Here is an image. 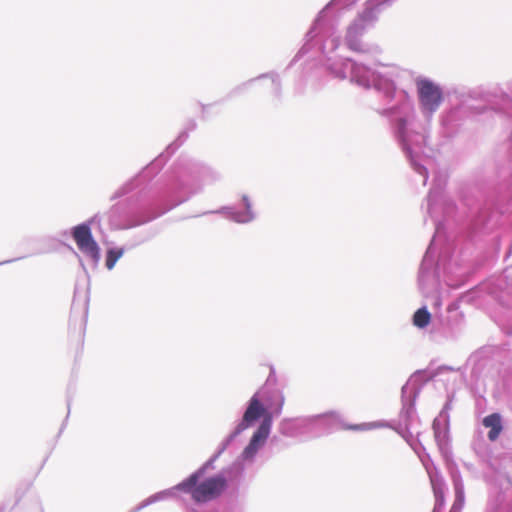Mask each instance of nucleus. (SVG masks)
I'll return each mask as SVG.
<instances>
[{
  "label": "nucleus",
  "mask_w": 512,
  "mask_h": 512,
  "mask_svg": "<svg viewBox=\"0 0 512 512\" xmlns=\"http://www.w3.org/2000/svg\"><path fill=\"white\" fill-rule=\"evenodd\" d=\"M190 197V194L186 195L185 197L179 199L174 205H178L184 201H186Z\"/></svg>",
  "instance_id": "obj_21"
},
{
  "label": "nucleus",
  "mask_w": 512,
  "mask_h": 512,
  "mask_svg": "<svg viewBox=\"0 0 512 512\" xmlns=\"http://www.w3.org/2000/svg\"><path fill=\"white\" fill-rule=\"evenodd\" d=\"M428 473L435 496V506L432 512H441L444 506V482L437 474H432L429 471Z\"/></svg>",
  "instance_id": "obj_11"
},
{
  "label": "nucleus",
  "mask_w": 512,
  "mask_h": 512,
  "mask_svg": "<svg viewBox=\"0 0 512 512\" xmlns=\"http://www.w3.org/2000/svg\"><path fill=\"white\" fill-rule=\"evenodd\" d=\"M256 80H257V79H252V80L248 81V82L246 83V85H250V84H252L253 82H255Z\"/></svg>",
  "instance_id": "obj_23"
},
{
  "label": "nucleus",
  "mask_w": 512,
  "mask_h": 512,
  "mask_svg": "<svg viewBox=\"0 0 512 512\" xmlns=\"http://www.w3.org/2000/svg\"><path fill=\"white\" fill-rule=\"evenodd\" d=\"M339 44V37L331 34L322 45V53L326 58L325 67L335 78L349 79L352 83L366 89L373 87L391 98L395 93L396 83L409 74L407 70L396 65L374 63L373 66H369L349 58L332 56Z\"/></svg>",
  "instance_id": "obj_2"
},
{
  "label": "nucleus",
  "mask_w": 512,
  "mask_h": 512,
  "mask_svg": "<svg viewBox=\"0 0 512 512\" xmlns=\"http://www.w3.org/2000/svg\"><path fill=\"white\" fill-rule=\"evenodd\" d=\"M414 82L419 113L413 105L404 103L389 109V116L399 145L425 185L428 168L417 157L426 143L433 117L444 101V93L440 84L426 76L418 75Z\"/></svg>",
  "instance_id": "obj_1"
},
{
  "label": "nucleus",
  "mask_w": 512,
  "mask_h": 512,
  "mask_svg": "<svg viewBox=\"0 0 512 512\" xmlns=\"http://www.w3.org/2000/svg\"><path fill=\"white\" fill-rule=\"evenodd\" d=\"M482 424L486 428H490V431L488 433L489 440L495 441L502 431L501 416L498 413L488 415L483 419Z\"/></svg>",
  "instance_id": "obj_13"
},
{
  "label": "nucleus",
  "mask_w": 512,
  "mask_h": 512,
  "mask_svg": "<svg viewBox=\"0 0 512 512\" xmlns=\"http://www.w3.org/2000/svg\"><path fill=\"white\" fill-rule=\"evenodd\" d=\"M219 458L214 454L208 461H206L198 470L192 473L188 478L182 481V486H189L198 481L208 469H214V463Z\"/></svg>",
  "instance_id": "obj_15"
},
{
  "label": "nucleus",
  "mask_w": 512,
  "mask_h": 512,
  "mask_svg": "<svg viewBox=\"0 0 512 512\" xmlns=\"http://www.w3.org/2000/svg\"><path fill=\"white\" fill-rule=\"evenodd\" d=\"M342 0H333L329 4H327L318 14L317 18L315 19L312 27L306 34V43L301 48L300 52L301 54L307 53L308 48V42L314 39L319 33H322L325 26V17L327 12L335 6L340 5Z\"/></svg>",
  "instance_id": "obj_9"
},
{
  "label": "nucleus",
  "mask_w": 512,
  "mask_h": 512,
  "mask_svg": "<svg viewBox=\"0 0 512 512\" xmlns=\"http://www.w3.org/2000/svg\"><path fill=\"white\" fill-rule=\"evenodd\" d=\"M203 173V181L205 182H208V177H210L212 181L219 179V174L215 171H211L210 169H205Z\"/></svg>",
  "instance_id": "obj_19"
},
{
  "label": "nucleus",
  "mask_w": 512,
  "mask_h": 512,
  "mask_svg": "<svg viewBox=\"0 0 512 512\" xmlns=\"http://www.w3.org/2000/svg\"><path fill=\"white\" fill-rule=\"evenodd\" d=\"M433 264V258H432V243L428 247L425 256L423 258L421 267H420V283L423 281L426 274L429 273V270L431 269Z\"/></svg>",
  "instance_id": "obj_18"
},
{
  "label": "nucleus",
  "mask_w": 512,
  "mask_h": 512,
  "mask_svg": "<svg viewBox=\"0 0 512 512\" xmlns=\"http://www.w3.org/2000/svg\"><path fill=\"white\" fill-rule=\"evenodd\" d=\"M341 426L345 429L355 431H367L388 427L385 421H374L357 425L345 426L340 413L331 411L325 414L313 415L307 417L284 418L279 423V432L287 437H295L302 430H312L314 428L334 429Z\"/></svg>",
  "instance_id": "obj_3"
},
{
  "label": "nucleus",
  "mask_w": 512,
  "mask_h": 512,
  "mask_svg": "<svg viewBox=\"0 0 512 512\" xmlns=\"http://www.w3.org/2000/svg\"><path fill=\"white\" fill-rule=\"evenodd\" d=\"M125 250L124 248H110L106 253V268L108 270H112L117 261L123 256Z\"/></svg>",
  "instance_id": "obj_17"
},
{
  "label": "nucleus",
  "mask_w": 512,
  "mask_h": 512,
  "mask_svg": "<svg viewBox=\"0 0 512 512\" xmlns=\"http://www.w3.org/2000/svg\"><path fill=\"white\" fill-rule=\"evenodd\" d=\"M242 203H243V207H244L243 210H236L232 207L225 206V207H221L218 210L204 212L202 215L211 214V213L223 214L228 219H230L236 223H239V224H247V223L254 221L256 218V213L252 208V203H251L249 197L246 195H243Z\"/></svg>",
  "instance_id": "obj_7"
},
{
  "label": "nucleus",
  "mask_w": 512,
  "mask_h": 512,
  "mask_svg": "<svg viewBox=\"0 0 512 512\" xmlns=\"http://www.w3.org/2000/svg\"><path fill=\"white\" fill-rule=\"evenodd\" d=\"M72 236L78 249L92 262L97 265L100 260V248L93 239L91 229L88 223H82L72 229Z\"/></svg>",
  "instance_id": "obj_5"
},
{
  "label": "nucleus",
  "mask_w": 512,
  "mask_h": 512,
  "mask_svg": "<svg viewBox=\"0 0 512 512\" xmlns=\"http://www.w3.org/2000/svg\"><path fill=\"white\" fill-rule=\"evenodd\" d=\"M417 391L416 386L408 381L402 387V410H401V418L404 420L406 427H408V422L414 413V399L416 397Z\"/></svg>",
  "instance_id": "obj_10"
},
{
  "label": "nucleus",
  "mask_w": 512,
  "mask_h": 512,
  "mask_svg": "<svg viewBox=\"0 0 512 512\" xmlns=\"http://www.w3.org/2000/svg\"><path fill=\"white\" fill-rule=\"evenodd\" d=\"M263 78H270L271 80V84L274 86V89L277 90L278 89V76L276 74H264V75H261L258 79H263Z\"/></svg>",
  "instance_id": "obj_20"
},
{
  "label": "nucleus",
  "mask_w": 512,
  "mask_h": 512,
  "mask_svg": "<svg viewBox=\"0 0 512 512\" xmlns=\"http://www.w3.org/2000/svg\"><path fill=\"white\" fill-rule=\"evenodd\" d=\"M284 403L285 396L281 390L264 387L250 398L242 417L251 426L260 419H262L261 423L268 421L271 429L273 418L281 414Z\"/></svg>",
  "instance_id": "obj_4"
},
{
  "label": "nucleus",
  "mask_w": 512,
  "mask_h": 512,
  "mask_svg": "<svg viewBox=\"0 0 512 512\" xmlns=\"http://www.w3.org/2000/svg\"><path fill=\"white\" fill-rule=\"evenodd\" d=\"M250 427L252 426L248 422H245V419L242 417V419L236 425L234 430L221 442L215 454L220 456L229 447V445L234 441V439L237 436H239L243 431Z\"/></svg>",
  "instance_id": "obj_14"
},
{
  "label": "nucleus",
  "mask_w": 512,
  "mask_h": 512,
  "mask_svg": "<svg viewBox=\"0 0 512 512\" xmlns=\"http://www.w3.org/2000/svg\"><path fill=\"white\" fill-rule=\"evenodd\" d=\"M431 321V314L426 306L419 308L413 315V324L419 329L426 328Z\"/></svg>",
  "instance_id": "obj_16"
},
{
  "label": "nucleus",
  "mask_w": 512,
  "mask_h": 512,
  "mask_svg": "<svg viewBox=\"0 0 512 512\" xmlns=\"http://www.w3.org/2000/svg\"><path fill=\"white\" fill-rule=\"evenodd\" d=\"M436 424H437V421L435 420L433 426H434V430H435V437H436V439H438L439 438V433L436 430Z\"/></svg>",
  "instance_id": "obj_22"
},
{
  "label": "nucleus",
  "mask_w": 512,
  "mask_h": 512,
  "mask_svg": "<svg viewBox=\"0 0 512 512\" xmlns=\"http://www.w3.org/2000/svg\"><path fill=\"white\" fill-rule=\"evenodd\" d=\"M452 479L455 490V500L450 512H460L464 505V485L460 474L455 471L452 473Z\"/></svg>",
  "instance_id": "obj_12"
},
{
  "label": "nucleus",
  "mask_w": 512,
  "mask_h": 512,
  "mask_svg": "<svg viewBox=\"0 0 512 512\" xmlns=\"http://www.w3.org/2000/svg\"><path fill=\"white\" fill-rule=\"evenodd\" d=\"M271 429H269V422L260 423L256 431L253 433L248 445L244 448L238 460L241 467L244 469L242 462L253 463L259 450L264 446L267 438L269 437Z\"/></svg>",
  "instance_id": "obj_6"
},
{
  "label": "nucleus",
  "mask_w": 512,
  "mask_h": 512,
  "mask_svg": "<svg viewBox=\"0 0 512 512\" xmlns=\"http://www.w3.org/2000/svg\"><path fill=\"white\" fill-rule=\"evenodd\" d=\"M453 203L445 192L442 191L440 185L431 189L427 199V213L436 222L441 212H449Z\"/></svg>",
  "instance_id": "obj_8"
}]
</instances>
